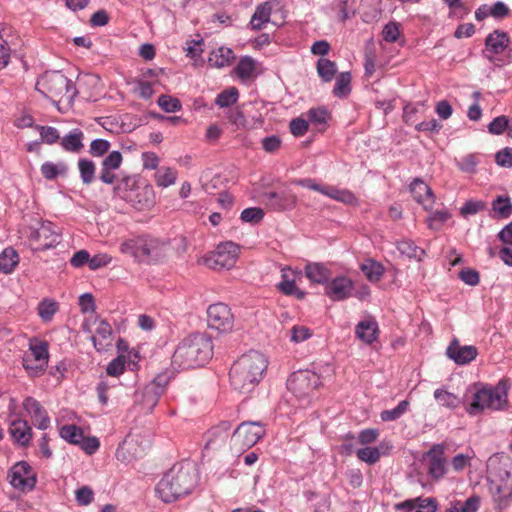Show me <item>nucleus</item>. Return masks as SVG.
<instances>
[{
    "mask_svg": "<svg viewBox=\"0 0 512 512\" xmlns=\"http://www.w3.org/2000/svg\"><path fill=\"white\" fill-rule=\"evenodd\" d=\"M119 251L134 263L157 265L168 258L170 243L150 234L132 235L121 241Z\"/></svg>",
    "mask_w": 512,
    "mask_h": 512,
    "instance_id": "1",
    "label": "nucleus"
},
{
    "mask_svg": "<svg viewBox=\"0 0 512 512\" xmlns=\"http://www.w3.org/2000/svg\"><path fill=\"white\" fill-rule=\"evenodd\" d=\"M198 482L196 465L191 461L175 464L158 482L155 491L165 503H171L192 492Z\"/></svg>",
    "mask_w": 512,
    "mask_h": 512,
    "instance_id": "2",
    "label": "nucleus"
},
{
    "mask_svg": "<svg viewBox=\"0 0 512 512\" xmlns=\"http://www.w3.org/2000/svg\"><path fill=\"white\" fill-rule=\"evenodd\" d=\"M267 366L268 360L258 351L242 355L230 369L231 386L241 393L251 392L262 380Z\"/></svg>",
    "mask_w": 512,
    "mask_h": 512,
    "instance_id": "3",
    "label": "nucleus"
},
{
    "mask_svg": "<svg viewBox=\"0 0 512 512\" xmlns=\"http://www.w3.org/2000/svg\"><path fill=\"white\" fill-rule=\"evenodd\" d=\"M212 355L211 338L205 333H191L177 345L172 362L181 369L196 368L204 366Z\"/></svg>",
    "mask_w": 512,
    "mask_h": 512,
    "instance_id": "4",
    "label": "nucleus"
},
{
    "mask_svg": "<svg viewBox=\"0 0 512 512\" xmlns=\"http://www.w3.org/2000/svg\"><path fill=\"white\" fill-rule=\"evenodd\" d=\"M509 382L501 379L495 386L476 388L472 400L466 408L469 415H477L485 410H502L508 405Z\"/></svg>",
    "mask_w": 512,
    "mask_h": 512,
    "instance_id": "5",
    "label": "nucleus"
},
{
    "mask_svg": "<svg viewBox=\"0 0 512 512\" xmlns=\"http://www.w3.org/2000/svg\"><path fill=\"white\" fill-rule=\"evenodd\" d=\"M36 89L46 97L55 98L67 94L70 99L76 96L73 82L59 71L46 72L36 83Z\"/></svg>",
    "mask_w": 512,
    "mask_h": 512,
    "instance_id": "6",
    "label": "nucleus"
},
{
    "mask_svg": "<svg viewBox=\"0 0 512 512\" xmlns=\"http://www.w3.org/2000/svg\"><path fill=\"white\" fill-rule=\"evenodd\" d=\"M49 360L48 343L37 338L29 342V348L23 356V367L32 377L42 375Z\"/></svg>",
    "mask_w": 512,
    "mask_h": 512,
    "instance_id": "7",
    "label": "nucleus"
},
{
    "mask_svg": "<svg viewBox=\"0 0 512 512\" xmlns=\"http://www.w3.org/2000/svg\"><path fill=\"white\" fill-rule=\"evenodd\" d=\"M265 434V428L260 422H243L231 436L230 445L236 452L244 451L254 446Z\"/></svg>",
    "mask_w": 512,
    "mask_h": 512,
    "instance_id": "8",
    "label": "nucleus"
},
{
    "mask_svg": "<svg viewBox=\"0 0 512 512\" xmlns=\"http://www.w3.org/2000/svg\"><path fill=\"white\" fill-rule=\"evenodd\" d=\"M239 254L240 246L238 244L231 241L223 242L206 255L205 263L214 270H229L236 264Z\"/></svg>",
    "mask_w": 512,
    "mask_h": 512,
    "instance_id": "9",
    "label": "nucleus"
},
{
    "mask_svg": "<svg viewBox=\"0 0 512 512\" xmlns=\"http://www.w3.org/2000/svg\"><path fill=\"white\" fill-rule=\"evenodd\" d=\"M320 384L319 375L309 370L294 372L287 380L288 390L299 399L309 397Z\"/></svg>",
    "mask_w": 512,
    "mask_h": 512,
    "instance_id": "10",
    "label": "nucleus"
},
{
    "mask_svg": "<svg viewBox=\"0 0 512 512\" xmlns=\"http://www.w3.org/2000/svg\"><path fill=\"white\" fill-rule=\"evenodd\" d=\"M207 323L219 332H229L234 326V316L231 309L224 303H215L207 309Z\"/></svg>",
    "mask_w": 512,
    "mask_h": 512,
    "instance_id": "11",
    "label": "nucleus"
},
{
    "mask_svg": "<svg viewBox=\"0 0 512 512\" xmlns=\"http://www.w3.org/2000/svg\"><path fill=\"white\" fill-rule=\"evenodd\" d=\"M292 184L302 186L304 188L317 191L323 195L330 197L345 204H353L356 200L355 196L348 190H341L333 186H326L317 183L311 178L295 179Z\"/></svg>",
    "mask_w": 512,
    "mask_h": 512,
    "instance_id": "12",
    "label": "nucleus"
},
{
    "mask_svg": "<svg viewBox=\"0 0 512 512\" xmlns=\"http://www.w3.org/2000/svg\"><path fill=\"white\" fill-rule=\"evenodd\" d=\"M29 242L35 250H47L60 242L61 234L52 226H29Z\"/></svg>",
    "mask_w": 512,
    "mask_h": 512,
    "instance_id": "13",
    "label": "nucleus"
},
{
    "mask_svg": "<svg viewBox=\"0 0 512 512\" xmlns=\"http://www.w3.org/2000/svg\"><path fill=\"white\" fill-rule=\"evenodd\" d=\"M11 485L21 491L32 490L36 483V476L31 466L21 461L16 463L9 472Z\"/></svg>",
    "mask_w": 512,
    "mask_h": 512,
    "instance_id": "14",
    "label": "nucleus"
},
{
    "mask_svg": "<svg viewBox=\"0 0 512 512\" xmlns=\"http://www.w3.org/2000/svg\"><path fill=\"white\" fill-rule=\"evenodd\" d=\"M123 199L132 204L137 209H145L153 206L155 202V192L152 185L143 181L137 189L129 191L123 195Z\"/></svg>",
    "mask_w": 512,
    "mask_h": 512,
    "instance_id": "15",
    "label": "nucleus"
},
{
    "mask_svg": "<svg viewBox=\"0 0 512 512\" xmlns=\"http://www.w3.org/2000/svg\"><path fill=\"white\" fill-rule=\"evenodd\" d=\"M353 281L345 276L336 277L325 287V294L333 301L349 298L353 290Z\"/></svg>",
    "mask_w": 512,
    "mask_h": 512,
    "instance_id": "16",
    "label": "nucleus"
},
{
    "mask_svg": "<svg viewBox=\"0 0 512 512\" xmlns=\"http://www.w3.org/2000/svg\"><path fill=\"white\" fill-rule=\"evenodd\" d=\"M23 407L30 415L32 423L41 430H46L50 426V418L44 407L33 397H26L23 401Z\"/></svg>",
    "mask_w": 512,
    "mask_h": 512,
    "instance_id": "17",
    "label": "nucleus"
},
{
    "mask_svg": "<svg viewBox=\"0 0 512 512\" xmlns=\"http://www.w3.org/2000/svg\"><path fill=\"white\" fill-rule=\"evenodd\" d=\"M410 193L413 199L421 204L425 210H430L435 203V196L432 189L420 178H415L410 186Z\"/></svg>",
    "mask_w": 512,
    "mask_h": 512,
    "instance_id": "18",
    "label": "nucleus"
},
{
    "mask_svg": "<svg viewBox=\"0 0 512 512\" xmlns=\"http://www.w3.org/2000/svg\"><path fill=\"white\" fill-rule=\"evenodd\" d=\"M446 354L458 365H465L470 363L477 357L478 350L473 345L461 346L459 345L458 340H454L448 346Z\"/></svg>",
    "mask_w": 512,
    "mask_h": 512,
    "instance_id": "19",
    "label": "nucleus"
},
{
    "mask_svg": "<svg viewBox=\"0 0 512 512\" xmlns=\"http://www.w3.org/2000/svg\"><path fill=\"white\" fill-rule=\"evenodd\" d=\"M444 451L443 445L435 444L427 453L429 474L435 479L442 478L446 473Z\"/></svg>",
    "mask_w": 512,
    "mask_h": 512,
    "instance_id": "20",
    "label": "nucleus"
},
{
    "mask_svg": "<svg viewBox=\"0 0 512 512\" xmlns=\"http://www.w3.org/2000/svg\"><path fill=\"white\" fill-rule=\"evenodd\" d=\"M8 431L13 441L20 446H27L32 439V428L25 420H13L10 423Z\"/></svg>",
    "mask_w": 512,
    "mask_h": 512,
    "instance_id": "21",
    "label": "nucleus"
},
{
    "mask_svg": "<svg viewBox=\"0 0 512 512\" xmlns=\"http://www.w3.org/2000/svg\"><path fill=\"white\" fill-rule=\"evenodd\" d=\"M120 383L117 381H109L101 379L96 386V393L99 402L102 405H108L110 402L119 399L118 391L120 390Z\"/></svg>",
    "mask_w": 512,
    "mask_h": 512,
    "instance_id": "22",
    "label": "nucleus"
},
{
    "mask_svg": "<svg viewBox=\"0 0 512 512\" xmlns=\"http://www.w3.org/2000/svg\"><path fill=\"white\" fill-rule=\"evenodd\" d=\"M379 333L378 323L374 318H366L360 321L355 327L356 337L365 344H372L376 341Z\"/></svg>",
    "mask_w": 512,
    "mask_h": 512,
    "instance_id": "23",
    "label": "nucleus"
},
{
    "mask_svg": "<svg viewBox=\"0 0 512 512\" xmlns=\"http://www.w3.org/2000/svg\"><path fill=\"white\" fill-rule=\"evenodd\" d=\"M509 38L506 33L494 31L490 33L485 41L487 58L492 61L494 55L501 54L507 47Z\"/></svg>",
    "mask_w": 512,
    "mask_h": 512,
    "instance_id": "24",
    "label": "nucleus"
},
{
    "mask_svg": "<svg viewBox=\"0 0 512 512\" xmlns=\"http://www.w3.org/2000/svg\"><path fill=\"white\" fill-rule=\"evenodd\" d=\"M231 425L229 422H222L218 426L211 428L206 433V448H216L219 443H224L229 437Z\"/></svg>",
    "mask_w": 512,
    "mask_h": 512,
    "instance_id": "25",
    "label": "nucleus"
},
{
    "mask_svg": "<svg viewBox=\"0 0 512 512\" xmlns=\"http://www.w3.org/2000/svg\"><path fill=\"white\" fill-rule=\"evenodd\" d=\"M20 263L18 252L11 246L0 253V273L12 274Z\"/></svg>",
    "mask_w": 512,
    "mask_h": 512,
    "instance_id": "26",
    "label": "nucleus"
},
{
    "mask_svg": "<svg viewBox=\"0 0 512 512\" xmlns=\"http://www.w3.org/2000/svg\"><path fill=\"white\" fill-rule=\"evenodd\" d=\"M234 58L232 49L221 46L210 53L208 63L212 67L223 68L229 66Z\"/></svg>",
    "mask_w": 512,
    "mask_h": 512,
    "instance_id": "27",
    "label": "nucleus"
},
{
    "mask_svg": "<svg viewBox=\"0 0 512 512\" xmlns=\"http://www.w3.org/2000/svg\"><path fill=\"white\" fill-rule=\"evenodd\" d=\"M83 132L76 128L61 138L60 144L65 151L79 153L83 149Z\"/></svg>",
    "mask_w": 512,
    "mask_h": 512,
    "instance_id": "28",
    "label": "nucleus"
},
{
    "mask_svg": "<svg viewBox=\"0 0 512 512\" xmlns=\"http://www.w3.org/2000/svg\"><path fill=\"white\" fill-rule=\"evenodd\" d=\"M272 5L269 2L259 4L252 15L250 26L253 30H261L270 21Z\"/></svg>",
    "mask_w": 512,
    "mask_h": 512,
    "instance_id": "29",
    "label": "nucleus"
},
{
    "mask_svg": "<svg viewBox=\"0 0 512 512\" xmlns=\"http://www.w3.org/2000/svg\"><path fill=\"white\" fill-rule=\"evenodd\" d=\"M281 272L282 280L277 285L278 289L285 295H295L299 299L303 298L304 293L297 288L295 279L293 277L290 278V274L292 275L293 271L290 268H283Z\"/></svg>",
    "mask_w": 512,
    "mask_h": 512,
    "instance_id": "30",
    "label": "nucleus"
},
{
    "mask_svg": "<svg viewBox=\"0 0 512 512\" xmlns=\"http://www.w3.org/2000/svg\"><path fill=\"white\" fill-rule=\"evenodd\" d=\"M434 398L440 406L451 410L458 408L462 404V399L458 395L449 392L443 387L434 391Z\"/></svg>",
    "mask_w": 512,
    "mask_h": 512,
    "instance_id": "31",
    "label": "nucleus"
},
{
    "mask_svg": "<svg viewBox=\"0 0 512 512\" xmlns=\"http://www.w3.org/2000/svg\"><path fill=\"white\" fill-rule=\"evenodd\" d=\"M234 71L241 81H248L256 75V61L249 56L242 57Z\"/></svg>",
    "mask_w": 512,
    "mask_h": 512,
    "instance_id": "32",
    "label": "nucleus"
},
{
    "mask_svg": "<svg viewBox=\"0 0 512 512\" xmlns=\"http://www.w3.org/2000/svg\"><path fill=\"white\" fill-rule=\"evenodd\" d=\"M499 237L505 243V246L499 252V257L507 265L512 266V226H505L500 231Z\"/></svg>",
    "mask_w": 512,
    "mask_h": 512,
    "instance_id": "33",
    "label": "nucleus"
},
{
    "mask_svg": "<svg viewBox=\"0 0 512 512\" xmlns=\"http://www.w3.org/2000/svg\"><path fill=\"white\" fill-rule=\"evenodd\" d=\"M492 216L494 219H506L512 214V204L509 197L498 196L492 202Z\"/></svg>",
    "mask_w": 512,
    "mask_h": 512,
    "instance_id": "34",
    "label": "nucleus"
},
{
    "mask_svg": "<svg viewBox=\"0 0 512 512\" xmlns=\"http://www.w3.org/2000/svg\"><path fill=\"white\" fill-rule=\"evenodd\" d=\"M360 269L370 282L380 281L385 271L381 263L372 259L365 260Z\"/></svg>",
    "mask_w": 512,
    "mask_h": 512,
    "instance_id": "35",
    "label": "nucleus"
},
{
    "mask_svg": "<svg viewBox=\"0 0 512 512\" xmlns=\"http://www.w3.org/2000/svg\"><path fill=\"white\" fill-rule=\"evenodd\" d=\"M305 275L310 281L318 284L325 283L330 277L329 271L320 263L307 264Z\"/></svg>",
    "mask_w": 512,
    "mask_h": 512,
    "instance_id": "36",
    "label": "nucleus"
},
{
    "mask_svg": "<svg viewBox=\"0 0 512 512\" xmlns=\"http://www.w3.org/2000/svg\"><path fill=\"white\" fill-rule=\"evenodd\" d=\"M268 199L274 208L280 210L291 208L296 202V196L290 192H272Z\"/></svg>",
    "mask_w": 512,
    "mask_h": 512,
    "instance_id": "37",
    "label": "nucleus"
},
{
    "mask_svg": "<svg viewBox=\"0 0 512 512\" xmlns=\"http://www.w3.org/2000/svg\"><path fill=\"white\" fill-rule=\"evenodd\" d=\"M397 249L402 255L418 262L422 261L426 254L424 249L416 246L410 240H401L397 242Z\"/></svg>",
    "mask_w": 512,
    "mask_h": 512,
    "instance_id": "38",
    "label": "nucleus"
},
{
    "mask_svg": "<svg viewBox=\"0 0 512 512\" xmlns=\"http://www.w3.org/2000/svg\"><path fill=\"white\" fill-rule=\"evenodd\" d=\"M177 177L178 172L176 169L163 166L155 173L154 180L157 186L167 188L176 183Z\"/></svg>",
    "mask_w": 512,
    "mask_h": 512,
    "instance_id": "39",
    "label": "nucleus"
},
{
    "mask_svg": "<svg viewBox=\"0 0 512 512\" xmlns=\"http://www.w3.org/2000/svg\"><path fill=\"white\" fill-rule=\"evenodd\" d=\"M161 395V388L154 384H147L142 391V403L147 409L152 410Z\"/></svg>",
    "mask_w": 512,
    "mask_h": 512,
    "instance_id": "40",
    "label": "nucleus"
},
{
    "mask_svg": "<svg viewBox=\"0 0 512 512\" xmlns=\"http://www.w3.org/2000/svg\"><path fill=\"white\" fill-rule=\"evenodd\" d=\"M95 333L96 334L92 336L94 346L97 350H101L104 346L102 341H106L111 338L112 328L105 320H99Z\"/></svg>",
    "mask_w": 512,
    "mask_h": 512,
    "instance_id": "41",
    "label": "nucleus"
},
{
    "mask_svg": "<svg viewBox=\"0 0 512 512\" xmlns=\"http://www.w3.org/2000/svg\"><path fill=\"white\" fill-rule=\"evenodd\" d=\"M337 72L336 63L327 59L320 58L317 61V73L319 77L325 81L330 82Z\"/></svg>",
    "mask_w": 512,
    "mask_h": 512,
    "instance_id": "42",
    "label": "nucleus"
},
{
    "mask_svg": "<svg viewBox=\"0 0 512 512\" xmlns=\"http://www.w3.org/2000/svg\"><path fill=\"white\" fill-rule=\"evenodd\" d=\"M78 169L81 180L84 184L89 185L94 181L96 167L93 161L85 158L79 159Z\"/></svg>",
    "mask_w": 512,
    "mask_h": 512,
    "instance_id": "43",
    "label": "nucleus"
},
{
    "mask_svg": "<svg viewBox=\"0 0 512 512\" xmlns=\"http://www.w3.org/2000/svg\"><path fill=\"white\" fill-rule=\"evenodd\" d=\"M143 181L140 180L137 176H124L120 181H118L114 190L118 195L123 198V195H126L129 191L133 189H137L139 185H141Z\"/></svg>",
    "mask_w": 512,
    "mask_h": 512,
    "instance_id": "44",
    "label": "nucleus"
},
{
    "mask_svg": "<svg viewBox=\"0 0 512 512\" xmlns=\"http://www.w3.org/2000/svg\"><path fill=\"white\" fill-rule=\"evenodd\" d=\"M84 433L81 428L76 425H64L60 429V436L71 444L79 445Z\"/></svg>",
    "mask_w": 512,
    "mask_h": 512,
    "instance_id": "45",
    "label": "nucleus"
},
{
    "mask_svg": "<svg viewBox=\"0 0 512 512\" xmlns=\"http://www.w3.org/2000/svg\"><path fill=\"white\" fill-rule=\"evenodd\" d=\"M66 172L67 166L64 163L54 164L52 162H45L41 166V173L48 180H53L58 175H65Z\"/></svg>",
    "mask_w": 512,
    "mask_h": 512,
    "instance_id": "46",
    "label": "nucleus"
},
{
    "mask_svg": "<svg viewBox=\"0 0 512 512\" xmlns=\"http://www.w3.org/2000/svg\"><path fill=\"white\" fill-rule=\"evenodd\" d=\"M239 97V93L237 88L230 87L228 89L223 90L216 97L215 103L221 108L229 107L237 102Z\"/></svg>",
    "mask_w": 512,
    "mask_h": 512,
    "instance_id": "47",
    "label": "nucleus"
},
{
    "mask_svg": "<svg viewBox=\"0 0 512 512\" xmlns=\"http://www.w3.org/2000/svg\"><path fill=\"white\" fill-rule=\"evenodd\" d=\"M350 81V73H341L336 79V83L333 89L334 95L337 97H344L348 95V93L350 92Z\"/></svg>",
    "mask_w": 512,
    "mask_h": 512,
    "instance_id": "48",
    "label": "nucleus"
},
{
    "mask_svg": "<svg viewBox=\"0 0 512 512\" xmlns=\"http://www.w3.org/2000/svg\"><path fill=\"white\" fill-rule=\"evenodd\" d=\"M511 497L512 482L504 486H497V491L494 493V500L498 503L499 509L506 508Z\"/></svg>",
    "mask_w": 512,
    "mask_h": 512,
    "instance_id": "49",
    "label": "nucleus"
},
{
    "mask_svg": "<svg viewBox=\"0 0 512 512\" xmlns=\"http://www.w3.org/2000/svg\"><path fill=\"white\" fill-rule=\"evenodd\" d=\"M357 457L359 460L366 462L370 465L375 464L381 457V452L378 447H365L357 451Z\"/></svg>",
    "mask_w": 512,
    "mask_h": 512,
    "instance_id": "50",
    "label": "nucleus"
},
{
    "mask_svg": "<svg viewBox=\"0 0 512 512\" xmlns=\"http://www.w3.org/2000/svg\"><path fill=\"white\" fill-rule=\"evenodd\" d=\"M409 404L408 400H402L395 408L382 411L381 419L383 421H394L400 418L408 410Z\"/></svg>",
    "mask_w": 512,
    "mask_h": 512,
    "instance_id": "51",
    "label": "nucleus"
},
{
    "mask_svg": "<svg viewBox=\"0 0 512 512\" xmlns=\"http://www.w3.org/2000/svg\"><path fill=\"white\" fill-rule=\"evenodd\" d=\"M308 121L315 125L325 124L330 115L327 109L323 107L311 108L307 112Z\"/></svg>",
    "mask_w": 512,
    "mask_h": 512,
    "instance_id": "52",
    "label": "nucleus"
},
{
    "mask_svg": "<svg viewBox=\"0 0 512 512\" xmlns=\"http://www.w3.org/2000/svg\"><path fill=\"white\" fill-rule=\"evenodd\" d=\"M157 103L163 111L168 113L177 112L181 109L180 101L168 95H161Z\"/></svg>",
    "mask_w": 512,
    "mask_h": 512,
    "instance_id": "53",
    "label": "nucleus"
},
{
    "mask_svg": "<svg viewBox=\"0 0 512 512\" xmlns=\"http://www.w3.org/2000/svg\"><path fill=\"white\" fill-rule=\"evenodd\" d=\"M264 217V210L259 207L246 208L241 213V220L246 223L260 222Z\"/></svg>",
    "mask_w": 512,
    "mask_h": 512,
    "instance_id": "54",
    "label": "nucleus"
},
{
    "mask_svg": "<svg viewBox=\"0 0 512 512\" xmlns=\"http://www.w3.org/2000/svg\"><path fill=\"white\" fill-rule=\"evenodd\" d=\"M40 137L43 142L47 144H54L58 140H60V135L58 130L52 126H39L38 127Z\"/></svg>",
    "mask_w": 512,
    "mask_h": 512,
    "instance_id": "55",
    "label": "nucleus"
},
{
    "mask_svg": "<svg viewBox=\"0 0 512 512\" xmlns=\"http://www.w3.org/2000/svg\"><path fill=\"white\" fill-rule=\"evenodd\" d=\"M485 208L486 205L483 201L469 200L460 208V214L463 217H467L469 215H475L485 210Z\"/></svg>",
    "mask_w": 512,
    "mask_h": 512,
    "instance_id": "56",
    "label": "nucleus"
},
{
    "mask_svg": "<svg viewBox=\"0 0 512 512\" xmlns=\"http://www.w3.org/2000/svg\"><path fill=\"white\" fill-rule=\"evenodd\" d=\"M400 35V25L397 22L387 23L382 31L383 39L387 42L394 43Z\"/></svg>",
    "mask_w": 512,
    "mask_h": 512,
    "instance_id": "57",
    "label": "nucleus"
},
{
    "mask_svg": "<svg viewBox=\"0 0 512 512\" xmlns=\"http://www.w3.org/2000/svg\"><path fill=\"white\" fill-rule=\"evenodd\" d=\"M57 303L53 301H43L38 306L39 316L44 321H50L57 311Z\"/></svg>",
    "mask_w": 512,
    "mask_h": 512,
    "instance_id": "58",
    "label": "nucleus"
},
{
    "mask_svg": "<svg viewBox=\"0 0 512 512\" xmlns=\"http://www.w3.org/2000/svg\"><path fill=\"white\" fill-rule=\"evenodd\" d=\"M126 359L124 356H118L113 359L107 366V375L117 377L121 375L125 370Z\"/></svg>",
    "mask_w": 512,
    "mask_h": 512,
    "instance_id": "59",
    "label": "nucleus"
},
{
    "mask_svg": "<svg viewBox=\"0 0 512 512\" xmlns=\"http://www.w3.org/2000/svg\"><path fill=\"white\" fill-rule=\"evenodd\" d=\"M509 119L506 116H498L488 125L489 133L500 135L508 129Z\"/></svg>",
    "mask_w": 512,
    "mask_h": 512,
    "instance_id": "60",
    "label": "nucleus"
},
{
    "mask_svg": "<svg viewBox=\"0 0 512 512\" xmlns=\"http://www.w3.org/2000/svg\"><path fill=\"white\" fill-rule=\"evenodd\" d=\"M477 164L478 160L476 156L473 154L466 155L462 159L457 161L458 168L466 173H474L476 171Z\"/></svg>",
    "mask_w": 512,
    "mask_h": 512,
    "instance_id": "61",
    "label": "nucleus"
},
{
    "mask_svg": "<svg viewBox=\"0 0 512 512\" xmlns=\"http://www.w3.org/2000/svg\"><path fill=\"white\" fill-rule=\"evenodd\" d=\"M338 18L340 21H345L355 14L350 0H341L336 6Z\"/></svg>",
    "mask_w": 512,
    "mask_h": 512,
    "instance_id": "62",
    "label": "nucleus"
},
{
    "mask_svg": "<svg viewBox=\"0 0 512 512\" xmlns=\"http://www.w3.org/2000/svg\"><path fill=\"white\" fill-rule=\"evenodd\" d=\"M123 161L122 154L119 151L110 152L102 161V166L108 169L117 170Z\"/></svg>",
    "mask_w": 512,
    "mask_h": 512,
    "instance_id": "63",
    "label": "nucleus"
},
{
    "mask_svg": "<svg viewBox=\"0 0 512 512\" xmlns=\"http://www.w3.org/2000/svg\"><path fill=\"white\" fill-rule=\"evenodd\" d=\"M496 163L501 167H512V148H504L498 151L495 155Z\"/></svg>",
    "mask_w": 512,
    "mask_h": 512,
    "instance_id": "64",
    "label": "nucleus"
}]
</instances>
